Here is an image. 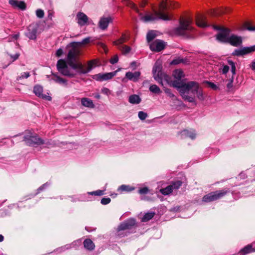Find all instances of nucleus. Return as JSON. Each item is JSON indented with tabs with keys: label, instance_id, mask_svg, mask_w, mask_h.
Returning <instances> with one entry per match:
<instances>
[{
	"label": "nucleus",
	"instance_id": "nucleus-4",
	"mask_svg": "<svg viewBox=\"0 0 255 255\" xmlns=\"http://www.w3.org/2000/svg\"><path fill=\"white\" fill-rule=\"evenodd\" d=\"M191 19L182 18L180 20V26L175 28L174 31L175 34L183 35L188 38L193 37L194 28L191 26Z\"/></svg>",
	"mask_w": 255,
	"mask_h": 255
},
{
	"label": "nucleus",
	"instance_id": "nucleus-56",
	"mask_svg": "<svg viewBox=\"0 0 255 255\" xmlns=\"http://www.w3.org/2000/svg\"><path fill=\"white\" fill-rule=\"evenodd\" d=\"M246 28L249 31H255V26L248 25H247Z\"/></svg>",
	"mask_w": 255,
	"mask_h": 255
},
{
	"label": "nucleus",
	"instance_id": "nucleus-59",
	"mask_svg": "<svg viewBox=\"0 0 255 255\" xmlns=\"http://www.w3.org/2000/svg\"><path fill=\"white\" fill-rule=\"evenodd\" d=\"M19 57V54H16L13 56H11V58L13 59V60H16Z\"/></svg>",
	"mask_w": 255,
	"mask_h": 255
},
{
	"label": "nucleus",
	"instance_id": "nucleus-27",
	"mask_svg": "<svg viewBox=\"0 0 255 255\" xmlns=\"http://www.w3.org/2000/svg\"><path fill=\"white\" fill-rule=\"evenodd\" d=\"M128 102L132 104H138L141 102V99L137 95H132L129 97Z\"/></svg>",
	"mask_w": 255,
	"mask_h": 255
},
{
	"label": "nucleus",
	"instance_id": "nucleus-40",
	"mask_svg": "<svg viewBox=\"0 0 255 255\" xmlns=\"http://www.w3.org/2000/svg\"><path fill=\"white\" fill-rule=\"evenodd\" d=\"M89 194L92 195H95V196H102L104 194V190H97L95 191H93L91 192L88 193Z\"/></svg>",
	"mask_w": 255,
	"mask_h": 255
},
{
	"label": "nucleus",
	"instance_id": "nucleus-45",
	"mask_svg": "<svg viewBox=\"0 0 255 255\" xmlns=\"http://www.w3.org/2000/svg\"><path fill=\"white\" fill-rule=\"evenodd\" d=\"M233 54L234 55L238 56L244 55L242 48L237 49L235 50L233 53Z\"/></svg>",
	"mask_w": 255,
	"mask_h": 255
},
{
	"label": "nucleus",
	"instance_id": "nucleus-62",
	"mask_svg": "<svg viewBox=\"0 0 255 255\" xmlns=\"http://www.w3.org/2000/svg\"><path fill=\"white\" fill-rule=\"evenodd\" d=\"M136 65V62L135 61H133L130 63V66L133 67L134 66H135Z\"/></svg>",
	"mask_w": 255,
	"mask_h": 255
},
{
	"label": "nucleus",
	"instance_id": "nucleus-5",
	"mask_svg": "<svg viewBox=\"0 0 255 255\" xmlns=\"http://www.w3.org/2000/svg\"><path fill=\"white\" fill-rule=\"evenodd\" d=\"M162 68V65L159 62H156L155 63L152 70L154 79L162 86L163 85V82L164 81L170 86H172V83H173L172 78L163 73Z\"/></svg>",
	"mask_w": 255,
	"mask_h": 255
},
{
	"label": "nucleus",
	"instance_id": "nucleus-24",
	"mask_svg": "<svg viewBox=\"0 0 255 255\" xmlns=\"http://www.w3.org/2000/svg\"><path fill=\"white\" fill-rule=\"evenodd\" d=\"M81 104L83 106L85 107L90 108H94L95 107V105L93 104L92 100L87 98H82Z\"/></svg>",
	"mask_w": 255,
	"mask_h": 255
},
{
	"label": "nucleus",
	"instance_id": "nucleus-6",
	"mask_svg": "<svg viewBox=\"0 0 255 255\" xmlns=\"http://www.w3.org/2000/svg\"><path fill=\"white\" fill-rule=\"evenodd\" d=\"M229 192L230 190L228 188L212 192L205 195L202 198V201L205 202L214 201L222 198Z\"/></svg>",
	"mask_w": 255,
	"mask_h": 255
},
{
	"label": "nucleus",
	"instance_id": "nucleus-53",
	"mask_svg": "<svg viewBox=\"0 0 255 255\" xmlns=\"http://www.w3.org/2000/svg\"><path fill=\"white\" fill-rule=\"evenodd\" d=\"M102 93L105 95H109L111 94V91L108 88H103L102 89Z\"/></svg>",
	"mask_w": 255,
	"mask_h": 255
},
{
	"label": "nucleus",
	"instance_id": "nucleus-50",
	"mask_svg": "<svg viewBox=\"0 0 255 255\" xmlns=\"http://www.w3.org/2000/svg\"><path fill=\"white\" fill-rule=\"evenodd\" d=\"M118 60L119 57L117 55H116L110 59V62L111 64H114L117 63L118 62Z\"/></svg>",
	"mask_w": 255,
	"mask_h": 255
},
{
	"label": "nucleus",
	"instance_id": "nucleus-55",
	"mask_svg": "<svg viewBox=\"0 0 255 255\" xmlns=\"http://www.w3.org/2000/svg\"><path fill=\"white\" fill-rule=\"evenodd\" d=\"M63 53V50L61 48L58 49L56 52V55L57 57H60Z\"/></svg>",
	"mask_w": 255,
	"mask_h": 255
},
{
	"label": "nucleus",
	"instance_id": "nucleus-9",
	"mask_svg": "<svg viewBox=\"0 0 255 255\" xmlns=\"http://www.w3.org/2000/svg\"><path fill=\"white\" fill-rule=\"evenodd\" d=\"M38 28V25L36 23L30 24L27 29L25 35L29 39L35 40L37 37V33Z\"/></svg>",
	"mask_w": 255,
	"mask_h": 255
},
{
	"label": "nucleus",
	"instance_id": "nucleus-64",
	"mask_svg": "<svg viewBox=\"0 0 255 255\" xmlns=\"http://www.w3.org/2000/svg\"><path fill=\"white\" fill-rule=\"evenodd\" d=\"M3 239H4L3 236L1 235H0V242L3 241Z\"/></svg>",
	"mask_w": 255,
	"mask_h": 255
},
{
	"label": "nucleus",
	"instance_id": "nucleus-54",
	"mask_svg": "<svg viewBox=\"0 0 255 255\" xmlns=\"http://www.w3.org/2000/svg\"><path fill=\"white\" fill-rule=\"evenodd\" d=\"M71 248V245H66L64 247H62L59 249L60 252H63Z\"/></svg>",
	"mask_w": 255,
	"mask_h": 255
},
{
	"label": "nucleus",
	"instance_id": "nucleus-63",
	"mask_svg": "<svg viewBox=\"0 0 255 255\" xmlns=\"http://www.w3.org/2000/svg\"><path fill=\"white\" fill-rule=\"evenodd\" d=\"M48 17L50 18V19H52V13L51 12H48Z\"/></svg>",
	"mask_w": 255,
	"mask_h": 255
},
{
	"label": "nucleus",
	"instance_id": "nucleus-15",
	"mask_svg": "<svg viewBox=\"0 0 255 255\" xmlns=\"http://www.w3.org/2000/svg\"><path fill=\"white\" fill-rule=\"evenodd\" d=\"M243 39L241 36L231 34L228 43H230L232 46L238 47L241 45Z\"/></svg>",
	"mask_w": 255,
	"mask_h": 255
},
{
	"label": "nucleus",
	"instance_id": "nucleus-49",
	"mask_svg": "<svg viewBox=\"0 0 255 255\" xmlns=\"http://www.w3.org/2000/svg\"><path fill=\"white\" fill-rule=\"evenodd\" d=\"M111 200L110 198H103L101 199V203L103 205H107L110 203Z\"/></svg>",
	"mask_w": 255,
	"mask_h": 255
},
{
	"label": "nucleus",
	"instance_id": "nucleus-12",
	"mask_svg": "<svg viewBox=\"0 0 255 255\" xmlns=\"http://www.w3.org/2000/svg\"><path fill=\"white\" fill-rule=\"evenodd\" d=\"M117 71L106 73H99L92 76V78L97 81L102 82L111 79L117 73Z\"/></svg>",
	"mask_w": 255,
	"mask_h": 255
},
{
	"label": "nucleus",
	"instance_id": "nucleus-44",
	"mask_svg": "<svg viewBox=\"0 0 255 255\" xmlns=\"http://www.w3.org/2000/svg\"><path fill=\"white\" fill-rule=\"evenodd\" d=\"M91 38L89 37L83 39L81 42H78L77 46L79 45H85L90 42Z\"/></svg>",
	"mask_w": 255,
	"mask_h": 255
},
{
	"label": "nucleus",
	"instance_id": "nucleus-11",
	"mask_svg": "<svg viewBox=\"0 0 255 255\" xmlns=\"http://www.w3.org/2000/svg\"><path fill=\"white\" fill-rule=\"evenodd\" d=\"M135 220L133 219H129L125 222L121 223L118 227L117 231L118 236H122L121 231L130 229L135 225Z\"/></svg>",
	"mask_w": 255,
	"mask_h": 255
},
{
	"label": "nucleus",
	"instance_id": "nucleus-7",
	"mask_svg": "<svg viewBox=\"0 0 255 255\" xmlns=\"http://www.w3.org/2000/svg\"><path fill=\"white\" fill-rule=\"evenodd\" d=\"M23 140L27 145L31 146H36L44 143L43 140L37 135H32L31 133L25 135Z\"/></svg>",
	"mask_w": 255,
	"mask_h": 255
},
{
	"label": "nucleus",
	"instance_id": "nucleus-3",
	"mask_svg": "<svg viewBox=\"0 0 255 255\" xmlns=\"http://www.w3.org/2000/svg\"><path fill=\"white\" fill-rule=\"evenodd\" d=\"M172 86L176 88L180 93L188 94L189 92H190L193 95L196 94L199 100L203 101L205 100V97L202 89L197 82L189 81L183 83L182 81H174Z\"/></svg>",
	"mask_w": 255,
	"mask_h": 255
},
{
	"label": "nucleus",
	"instance_id": "nucleus-14",
	"mask_svg": "<svg viewBox=\"0 0 255 255\" xmlns=\"http://www.w3.org/2000/svg\"><path fill=\"white\" fill-rule=\"evenodd\" d=\"M113 18L111 16L102 17L99 22V27L102 30H105L108 27L110 23L112 22Z\"/></svg>",
	"mask_w": 255,
	"mask_h": 255
},
{
	"label": "nucleus",
	"instance_id": "nucleus-34",
	"mask_svg": "<svg viewBox=\"0 0 255 255\" xmlns=\"http://www.w3.org/2000/svg\"><path fill=\"white\" fill-rule=\"evenodd\" d=\"M156 34L153 30L149 31L146 35V39L148 42H151L156 37Z\"/></svg>",
	"mask_w": 255,
	"mask_h": 255
},
{
	"label": "nucleus",
	"instance_id": "nucleus-22",
	"mask_svg": "<svg viewBox=\"0 0 255 255\" xmlns=\"http://www.w3.org/2000/svg\"><path fill=\"white\" fill-rule=\"evenodd\" d=\"M196 23L198 26L201 27H206L209 26L206 21V17L203 15L197 16Z\"/></svg>",
	"mask_w": 255,
	"mask_h": 255
},
{
	"label": "nucleus",
	"instance_id": "nucleus-2",
	"mask_svg": "<svg viewBox=\"0 0 255 255\" xmlns=\"http://www.w3.org/2000/svg\"><path fill=\"white\" fill-rule=\"evenodd\" d=\"M123 3L134 10L137 13H138L140 16L141 20L144 22H147L158 19H162L164 20H170V18L168 14L164 12V11L167 10L168 7V3L167 2V0H163L160 2L159 4V11L153 9V13L147 14L145 16H143L141 13L139 12V9L137 6L129 0H124Z\"/></svg>",
	"mask_w": 255,
	"mask_h": 255
},
{
	"label": "nucleus",
	"instance_id": "nucleus-46",
	"mask_svg": "<svg viewBox=\"0 0 255 255\" xmlns=\"http://www.w3.org/2000/svg\"><path fill=\"white\" fill-rule=\"evenodd\" d=\"M30 76L29 72H24L21 74V75L17 78V80H19L22 79H27Z\"/></svg>",
	"mask_w": 255,
	"mask_h": 255
},
{
	"label": "nucleus",
	"instance_id": "nucleus-37",
	"mask_svg": "<svg viewBox=\"0 0 255 255\" xmlns=\"http://www.w3.org/2000/svg\"><path fill=\"white\" fill-rule=\"evenodd\" d=\"M186 60L180 57L173 59L170 63L171 65H177L181 63H185Z\"/></svg>",
	"mask_w": 255,
	"mask_h": 255
},
{
	"label": "nucleus",
	"instance_id": "nucleus-20",
	"mask_svg": "<svg viewBox=\"0 0 255 255\" xmlns=\"http://www.w3.org/2000/svg\"><path fill=\"white\" fill-rule=\"evenodd\" d=\"M140 74L141 73L139 71H135L134 73H132L131 72H128L126 74V77L128 80L135 82L138 80Z\"/></svg>",
	"mask_w": 255,
	"mask_h": 255
},
{
	"label": "nucleus",
	"instance_id": "nucleus-1",
	"mask_svg": "<svg viewBox=\"0 0 255 255\" xmlns=\"http://www.w3.org/2000/svg\"><path fill=\"white\" fill-rule=\"evenodd\" d=\"M76 42H73L70 44L72 48L68 51L67 62L63 59L59 60L57 63V68L58 71L63 75L70 78L74 77L76 75V70L81 67V63L77 62L79 54V50L76 48L77 46Z\"/></svg>",
	"mask_w": 255,
	"mask_h": 255
},
{
	"label": "nucleus",
	"instance_id": "nucleus-47",
	"mask_svg": "<svg viewBox=\"0 0 255 255\" xmlns=\"http://www.w3.org/2000/svg\"><path fill=\"white\" fill-rule=\"evenodd\" d=\"M230 67L228 65H224L223 68L220 69V72H222L223 74H227L229 71Z\"/></svg>",
	"mask_w": 255,
	"mask_h": 255
},
{
	"label": "nucleus",
	"instance_id": "nucleus-41",
	"mask_svg": "<svg viewBox=\"0 0 255 255\" xmlns=\"http://www.w3.org/2000/svg\"><path fill=\"white\" fill-rule=\"evenodd\" d=\"M50 183L48 182H46L43 184L42 185L40 186L37 190L36 194L39 193L40 192L43 191L44 189L47 187L49 185H50Z\"/></svg>",
	"mask_w": 255,
	"mask_h": 255
},
{
	"label": "nucleus",
	"instance_id": "nucleus-42",
	"mask_svg": "<svg viewBox=\"0 0 255 255\" xmlns=\"http://www.w3.org/2000/svg\"><path fill=\"white\" fill-rule=\"evenodd\" d=\"M138 116L140 120H144L147 117V114L143 111H139L138 113Z\"/></svg>",
	"mask_w": 255,
	"mask_h": 255
},
{
	"label": "nucleus",
	"instance_id": "nucleus-43",
	"mask_svg": "<svg viewBox=\"0 0 255 255\" xmlns=\"http://www.w3.org/2000/svg\"><path fill=\"white\" fill-rule=\"evenodd\" d=\"M149 189L147 187L141 188L138 190V193L141 195H144L148 193Z\"/></svg>",
	"mask_w": 255,
	"mask_h": 255
},
{
	"label": "nucleus",
	"instance_id": "nucleus-57",
	"mask_svg": "<svg viewBox=\"0 0 255 255\" xmlns=\"http://www.w3.org/2000/svg\"><path fill=\"white\" fill-rule=\"evenodd\" d=\"M147 2L145 0H142V2L140 3V6L143 7L146 5Z\"/></svg>",
	"mask_w": 255,
	"mask_h": 255
},
{
	"label": "nucleus",
	"instance_id": "nucleus-29",
	"mask_svg": "<svg viewBox=\"0 0 255 255\" xmlns=\"http://www.w3.org/2000/svg\"><path fill=\"white\" fill-rule=\"evenodd\" d=\"M183 98L190 103H195V97L190 96L187 93H180Z\"/></svg>",
	"mask_w": 255,
	"mask_h": 255
},
{
	"label": "nucleus",
	"instance_id": "nucleus-61",
	"mask_svg": "<svg viewBox=\"0 0 255 255\" xmlns=\"http://www.w3.org/2000/svg\"><path fill=\"white\" fill-rule=\"evenodd\" d=\"M212 15H217L218 14V12L213 10V11L211 12V14Z\"/></svg>",
	"mask_w": 255,
	"mask_h": 255
},
{
	"label": "nucleus",
	"instance_id": "nucleus-38",
	"mask_svg": "<svg viewBox=\"0 0 255 255\" xmlns=\"http://www.w3.org/2000/svg\"><path fill=\"white\" fill-rule=\"evenodd\" d=\"M119 49L121 50L124 54L128 53L131 50L130 47L127 45L119 47Z\"/></svg>",
	"mask_w": 255,
	"mask_h": 255
},
{
	"label": "nucleus",
	"instance_id": "nucleus-26",
	"mask_svg": "<svg viewBox=\"0 0 255 255\" xmlns=\"http://www.w3.org/2000/svg\"><path fill=\"white\" fill-rule=\"evenodd\" d=\"M84 248L88 250L92 251L95 249V245L91 239H87L83 242Z\"/></svg>",
	"mask_w": 255,
	"mask_h": 255
},
{
	"label": "nucleus",
	"instance_id": "nucleus-35",
	"mask_svg": "<svg viewBox=\"0 0 255 255\" xmlns=\"http://www.w3.org/2000/svg\"><path fill=\"white\" fill-rule=\"evenodd\" d=\"M149 90L153 93L154 94H160L161 91L160 88L156 85H151L149 87Z\"/></svg>",
	"mask_w": 255,
	"mask_h": 255
},
{
	"label": "nucleus",
	"instance_id": "nucleus-60",
	"mask_svg": "<svg viewBox=\"0 0 255 255\" xmlns=\"http://www.w3.org/2000/svg\"><path fill=\"white\" fill-rule=\"evenodd\" d=\"M251 68L253 70H255V62H253L252 64Z\"/></svg>",
	"mask_w": 255,
	"mask_h": 255
},
{
	"label": "nucleus",
	"instance_id": "nucleus-17",
	"mask_svg": "<svg viewBox=\"0 0 255 255\" xmlns=\"http://www.w3.org/2000/svg\"><path fill=\"white\" fill-rule=\"evenodd\" d=\"M51 80L61 86L64 87L68 86V81L66 79L60 77L58 74H52Z\"/></svg>",
	"mask_w": 255,
	"mask_h": 255
},
{
	"label": "nucleus",
	"instance_id": "nucleus-28",
	"mask_svg": "<svg viewBox=\"0 0 255 255\" xmlns=\"http://www.w3.org/2000/svg\"><path fill=\"white\" fill-rule=\"evenodd\" d=\"M127 40V38L125 34H123L122 36L118 40L115 41L114 42V44L117 46L119 48V47L123 46L122 44L126 42Z\"/></svg>",
	"mask_w": 255,
	"mask_h": 255
},
{
	"label": "nucleus",
	"instance_id": "nucleus-21",
	"mask_svg": "<svg viewBox=\"0 0 255 255\" xmlns=\"http://www.w3.org/2000/svg\"><path fill=\"white\" fill-rule=\"evenodd\" d=\"M196 133L195 131L193 129L191 130H183L181 132V136L182 138L186 137H190L192 139L195 138Z\"/></svg>",
	"mask_w": 255,
	"mask_h": 255
},
{
	"label": "nucleus",
	"instance_id": "nucleus-19",
	"mask_svg": "<svg viewBox=\"0 0 255 255\" xmlns=\"http://www.w3.org/2000/svg\"><path fill=\"white\" fill-rule=\"evenodd\" d=\"M8 2L14 8H18L22 10H25L26 8V4L23 1L9 0Z\"/></svg>",
	"mask_w": 255,
	"mask_h": 255
},
{
	"label": "nucleus",
	"instance_id": "nucleus-39",
	"mask_svg": "<svg viewBox=\"0 0 255 255\" xmlns=\"http://www.w3.org/2000/svg\"><path fill=\"white\" fill-rule=\"evenodd\" d=\"M182 182L180 181H177L172 183L171 185H170L172 189H179L182 185Z\"/></svg>",
	"mask_w": 255,
	"mask_h": 255
},
{
	"label": "nucleus",
	"instance_id": "nucleus-23",
	"mask_svg": "<svg viewBox=\"0 0 255 255\" xmlns=\"http://www.w3.org/2000/svg\"><path fill=\"white\" fill-rule=\"evenodd\" d=\"M255 252V248L253 249L252 246L248 245L242 249L238 253V255H246L249 253Z\"/></svg>",
	"mask_w": 255,
	"mask_h": 255
},
{
	"label": "nucleus",
	"instance_id": "nucleus-58",
	"mask_svg": "<svg viewBox=\"0 0 255 255\" xmlns=\"http://www.w3.org/2000/svg\"><path fill=\"white\" fill-rule=\"evenodd\" d=\"M209 85L210 86V87L213 88V89H216L217 88V86L214 84L213 83H212V82H209Z\"/></svg>",
	"mask_w": 255,
	"mask_h": 255
},
{
	"label": "nucleus",
	"instance_id": "nucleus-25",
	"mask_svg": "<svg viewBox=\"0 0 255 255\" xmlns=\"http://www.w3.org/2000/svg\"><path fill=\"white\" fill-rule=\"evenodd\" d=\"M173 76L176 79L174 81H181V79L184 76V75L182 70L176 69L173 72ZM172 81H174L173 80Z\"/></svg>",
	"mask_w": 255,
	"mask_h": 255
},
{
	"label": "nucleus",
	"instance_id": "nucleus-16",
	"mask_svg": "<svg viewBox=\"0 0 255 255\" xmlns=\"http://www.w3.org/2000/svg\"><path fill=\"white\" fill-rule=\"evenodd\" d=\"M33 92L38 97L41 98L43 99H47L49 101L51 100L50 96H47L42 94L43 87L40 85H36L33 88Z\"/></svg>",
	"mask_w": 255,
	"mask_h": 255
},
{
	"label": "nucleus",
	"instance_id": "nucleus-31",
	"mask_svg": "<svg viewBox=\"0 0 255 255\" xmlns=\"http://www.w3.org/2000/svg\"><path fill=\"white\" fill-rule=\"evenodd\" d=\"M242 49L243 51L244 55H245L252 52L255 51V45L250 47H244L242 48Z\"/></svg>",
	"mask_w": 255,
	"mask_h": 255
},
{
	"label": "nucleus",
	"instance_id": "nucleus-32",
	"mask_svg": "<svg viewBox=\"0 0 255 255\" xmlns=\"http://www.w3.org/2000/svg\"><path fill=\"white\" fill-rule=\"evenodd\" d=\"M173 191V189L170 185L167 186L164 188H162L160 190V193L164 195H167L171 193Z\"/></svg>",
	"mask_w": 255,
	"mask_h": 255
},
{
	"label": "nucleus",
	"instance_id": "nucleus-8",
	"mask_svg": "<svg viewBox=\"0 0 255 255\" xmlns=\"http://www.w3.org/2000/svg\"><path fill=\"white\" fill-rule=\"evenodd\" d=\"M214 28L220 30L219 33L216 36L217 39L222 42L228 43L231 36L230 29L218 26H215Z\"/></svg>",
	"mask_w": 255,
	"mask_h": 255
},
{
	"label": "nucleus",
	"instance_id": "nucleus-33",
	"mask_svg": "<svg viewBox=\"0 0 255 255\" xmlns=\"http://www.w3.org/2000/svg\"><path fill=\"white\" fill-rule=\"evenodd\" d=\"M134 188L131 187L128 185H122L118 188V191L121 192L127 191L129 192L134 190Z\"/></svg>",
	"mask_w": 255,
	"mask_h": 255
},
{
	"label": "nucleus",
	"instance_id": "nucleus-36",
	"mask_svg": "<svg viewBox=\"0 0 255 255\" xmlns=\"http://www.w3.org/2000/svg\"><path fill=\"white\" fill-rule=\"evenodd\" d=\"M228 63L231 67V72L233 75L232 77H234V75L236 74V71L235 63L232 60H228Z\"/></svg>",
	"mask_w": 255,
	"mask_h": 255
},
{
	"label": "nucleus",
	"instance_id": "nucleus-30",
	"mask_svg": "<svg viewBox=\"0 0 255 255\" xmlns=\"http://www.w3.org/2000/svg\"><path fill=\"white\" fill-rule=\"evenodd\" d=\"M155 213L154 212H150L146 213L142 217L141 221L143 222H145L151 220L154 216Z\"/></svg>",
	"mask_w": 255,
	"mask_h": 255
},
{
	"label": "nucleus",
	"instance_id": "nucleus-10",
	"mask_svg": "<svg viewBox=\"0 0 255 255\" xmlns=\"http://www.w3.org/2000/svg\"><path fill=\"white\" fill-rule=\"evenodd\" d=\"M97 64V60L95 59L90 60L87 63V67L85 66L81 63V67L76 70L77 74H85L90 72L94 67Z\"/></svg>",
	"mask_w": 255,
	"mask_h": 255
},
{
	"label": "nucleus",
	"instance_id": "nucleus-52",
	"mask_svg": "<svg viewBox=\"0 0 255 255\" xmlns=\"http://www.w3.org/2000/svg\"><path fill=\"white\" fill-rule=\"evenodd\" d=\"M234 81V77H232V78L229 80V82L227 85V87L228 89H231L233 87V83Z\"/></svg>",
	"mask_w": 255,
	"mask_h": 255
},
{
	"label": "nucleus",
	"instance_id": "nucleus-18",
	"mask_svg": "<svg viewBox=\"0 0 255 255\" xmlns=\"http://www.w3.org/2000/svg\"><path fill=\"white\" fill-rule=\"evenodd\" d=\"M76 17L77 19V23L80 26L85 25L88 20V16L82 12H78Z\"/></svg>",
	"mask_w": 255,
	"mask_h": 255
},
{
	"label": "nucleus",
	"instance_id": "nucleus-13",
	"mask_svg": "<svg viewBox=\"0 0 255 255\" xmlns=\"http://www.w3.org/2000/svg\"><path fill=\"white\" fill-rule=\"evenodd\" d=\"M165 43L161 40H156L152 42L149 45L150 49L152 51L159 52L164 49Z\"/></svg>",
	"mask_w": 255,
	"mask_h": 255
},
{
	"label": "nucleus",
	"instance_id": "nucleus-48",
	"mask_svg": "<svg viewBox=\"0 0 255 255\" xmlns=\"http://www.w3.org/2000/svg\"><path fill=\"white\" fill-rule=\"evenodd\" d=\"M36 16L39 18H42L44 16V11L41 9H38L36 11Z\"/></svg>",
	"mask_w": 255,
	"mask_h": 255
},
{
	"label": "nucleus",
	"instance_id": "nucleus-51",
	"mask_svg": "<svg viewBox=\"0 0 255 255\" xmlns=\"http://www.w3.org/2000/svg\"><path fill=\"white\" fill-rule=\"evenodd\" d=\"M164 92L170 98H173L174 97V95L173 93H172L170 89L165 88L164 89Z\"/></svg>",
	"mask_w": 255,
	"mask_h": 255
}]
</instances>
